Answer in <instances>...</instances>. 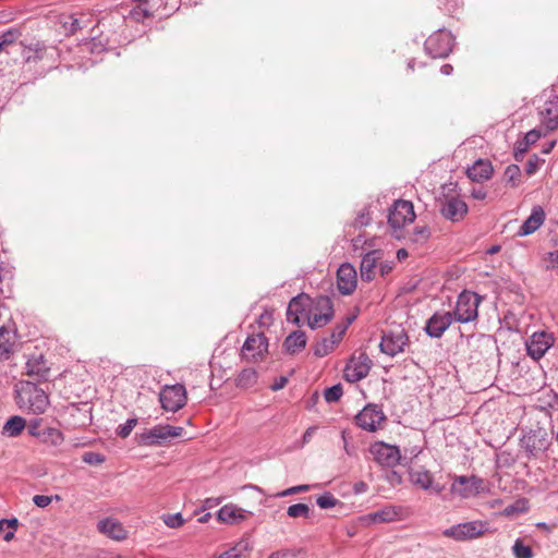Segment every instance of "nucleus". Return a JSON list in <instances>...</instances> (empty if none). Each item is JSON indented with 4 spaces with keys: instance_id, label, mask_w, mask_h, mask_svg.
I'll return each mask as SVG.
<instances>
[{
    "instance_id": "obj_1",
    "label": "nucleus",
    "mask_w": 558,
    "mask_h": 558,
    "mask_svg": "<svg viewBox=\"0 0 558 558\" xmlns=\"http://www.w3.org/2000/svg\"><path fill=\"white\" fill-rule=\"evenodd\" d=\"M16 403L20 409L38 415L47 410L49 398L43 389L33 383L26 381L22 383L16 390Z\"/></svg>"
},
{
    "instance_id": "obj_2",
    "label": "nucleus",
    "mask_w": 558,
    "mask_h": 558,
    "mask_svg": "<svg viewBox=\"0 0 558 558\" xmlns=\"http://www.w3.org/2000/svg\"><path fill=\"white\" fill-rule=\"evenodd\" d=\"M184 432L181 426L171 425H156L149 429H146L140 434H136V441L140 446H160L168 439L173 437H180Z\"/></svg>"
},
{
    "instance_id": "obj_3",
    "label": "nucleus",
    "mask_w": 558,
    "mask_h": 558,
    "mask_svg": "<svg viewBox=\"0 0 558 558\" xmlns=\"http://www.w3.org/2000/svg\"><path fill=\"white\" fill-rule=\"evenodd\" d=\"M481 298L478 294L470 291H463L459 294L454 311L451 313L454 320L466 324L477 318Z\"/></svg>"
},
{
    "instance_id": "obj_4",
    "label": "nucleus",
    "mask_w": 558,
    "mask_h": 558,
    "mask_svg": "<svg viewBox=\"0 0 558 558\" xmlns=\"http://www.w3.org/2000/svg\"><path fill=\"white\" fill-rule=\"evenodd\" d=\"M451 492L463 499H469L487 492V486L486 482L476 475H459L452 482Z\"/></svg>"
},
{
    "instance_id": "obj_5",
    "label": "nucleus",
    "mask_w": 558,
    "mask_h": 558,
    "mask_svg": "<svg viewBox=\"0 0 558 558\" xmlns=\"http://www.w3.org/2000/svg\"><path fill=\"white\" fill-rule=\"evenodd\" d=\"M438 204L440 215L451 222L462 221L469 211L466 203L459 195L444 194Z\"/></svg>"
},
{
    "instance_id": "obj_6",
    "label": "nucleus",
    "mask_w": 558,
    "mask_h": 558,
    "mask_svg": "<svg viewBox=\"0 0 558 558\" xmlns=\"http://www.w3.org/2000/svg\"><path fill=\"white\" fill-rule=\"evenodd\" d=\"M415 217L413 204L410 201L398 199L389 209L388 223L397 232L412 223Z\"/></svg>"
},
{
    "instance_id": "obj_7",
    "label": "nucleus",
    "mask_w": 558,
    "mask_h": 558,
    "mask_svg": "<svg viewBox=\"0 0 558 558\" xmlns=\"http://www.w3.org/2000/svg\"><path fill=\"white\" fill-rule=\"evenodd\" d=\"M452 46L451 33L440 28L425 40L424 49L432 58H446L451 52Z\"/></svg>"
},
{
    "instance_id": "obj_8",
    "label": "nucleus",
    "mask_w": 558,
    "mask_h": 558,
    "mask_svg": "<svg viewBox=\"0 0 558 558\" xmlns=\"http://www.w3.org/2000/svg\"><path fill=\"white\" fill-rule=\"evenodd\" d=\"M159 401L163 410L177 412L185 405L186 390L180 384L166 386L159 393Z\"/></svg>"
},
{
    "instance_id": "obj_9",
    "label": "nucleus",
    "mask_w": 558,
    "mask_h": 558,
    "mask_svg": "<svg viewBox=\"0 0 558 558\" xmlns=\"http://www.w3.org/2000/svg\"><path fill=\"white\" fill-rule=\"evenodd\" d=\"M372 365L373 362L366 353L353 355L345 365L344 378L349 383H357L368 375Z\"/></svg>"
},
{
    "instance_id": "obj_10",
    "label": "nucleus",
    "mask_w": 558,
    "mask_h": 558,
    "mask_svg": "<svg viewBox=\"0 0 558 558\" xmlns=\"http://www.w3.org/2000/svg\"><path fill=\"white\" fill-rule=\"evenodd\" d=\"M315 308L320 310V313L307 315V325L311 329H317L326 326L333 317V306L329 296L319 295L315 300Z\"/></svg>"
},
{
    "instance_id": "obj_11",
    "label": "nucleus",
    "mask_w": 558,
    "mask_h": 558,
    "mask_svg": "<svg viewBox=\"0 0 558 558\" xmlns=\"http://www.w3.org/2000/svg\"><path fill=\"white\" fill-rule=\"evenodd\" d=\"M409 343V336L403 329L387 331L379 343L380 351L389 356H396Z\"/></svg>"
},
{
    "instance_id": "obj_12",
    "label": "nucleus",
    "mask_w": 558,
    "mask_h": 558,
    "mask_svg": "<svg viewBox=\"0 0 558 558\" xmlns=\"http://www.w3.org/2000/svg\"><path fill=\"white\" fill-rule=\"evenodd\" d=\"M554 336L546 331L534 332L525 342L527 355L537 361L554 345Z\"/></svg>"
},
{
    "instance_id": "obj_13",
    "label": "nucleus",
    "mask_w": 558,
    "mask_h": 558,
    "mask_svg": "<svg viewBox=\"0 0 558 558\" xmlns=\"http://www.w3.org/2000/svg\"><path fill=\"white\" fill-rule=\"evenodd\" d=\"M385 420L383 410L376 404H367L355 416L356 425L368 432H375Z\"/></svg>"
},
{
    "instance_id": "obj_14",
    "label": "nucleus",
    "mask_w": 558,
    "mask_h": 558,
    "mask_svg": "<svg viewBox=\"0 0 558 558\" xmlns=\"http://www.w3.org/2000/svg\"><path fill=\"white\" fill-rule=\"evenodd\" d=\"M371 453L378 464L388 468L396 466L401 459L399 448L385 442H375L371 447Z\"/></svg>"
},
{
    "instance_id": "obj_15",
    "label": "nucleus",
    "mask_w": 558,
    "mask_h": 558,
    "mask_svg": "<svg viewBox=\"0 0 558 558\" xmlns=\"http://www.w3.org/2000/svg\"><path fill=\"white\" fill-rule=\"evenodd\" d=\"M312 304V299L305 293L292 298L287 308V320L299 326L302 317L307 318Z\"/></svg>"
},
{
    "instance_id": "obj_16",
    "label": "nucleus",
    "mask_w": 558,
    "mask_h": 558,
    "mask_svg": "<svg viewBox=\"0 0 558 558\" xmlns=\"http://www.w3.org/2000/svg\"><path fill=\"white\" fill-rule=\"evenodd\" d=\"M520 445L529 458L537 457L539 452L545 451L548 447L547 435L541 429L530 430L522 436Z\"/></svg>"
},
{
    "instance_id": "obj_17",
    "label": "nucleus",
    "mask_w": 558,
    "mask_h": 558,
    "mask_svg": "<svg viewBox=\"0 0 558 558\" xmlns=\"http://www.w3.org/2000/svg\"><path fill=\"white\" fill-rule=\"evenodd\" d=\"M484 533L483 523L471 521L459 523L444 531V535L456 541H466L475 538Z\"/></svg>"
},
{
    "instance_id": "obj_18",
    "label": "nucleus",
    "mask_w": 558,
    "mask_h": 558,
    "mask_svg": "<svg viewBox=\"0 0 558 558\" xmlns=\"http://www.w3.org/2000/svg\"><path fill=\"white\" fill-rule=\"evenodd\" d=\"M268 349V339L264 333L251 335L242 347L243 357L252 361L262 359Z\"/></svg>"
},
{
    "instance_id": "obj_19",
    "label": "nucleus",
    "mask_w": 558,
    "mask_h": 558,
    "mask_svg": "<svg viewBox=\"0 0 558 558\" xmlns=\"http://www.w3.org/2000/svg\"><path fill=\"white\" fill-rule=\"evenodd\" d=\"M454 317L450 312L435 313L425 324L424 331L432 338H440L449 328Z\"/></svg>"
},
{
    "instance_id": "obj_20",
    "label": "nucleus",
    "mask_w": 558,
    "mask_h": 558,
    "mask_svg": "<svg viewBox=\"0 0 558 558\" xmlns=\"http://www.w3.org/2000/svg\"><path fill=\"white\" fill-rule=\"evenodd\" d=\"M356 270L349 264H342L337 271V287L341 294L349 295L356 288Z\"/></svg>"
},
{
    "instance_id": "obj_21",
    "label": "nucleus",
    "mask_w": 558,
    "mask_h": 558,
    "mask_svg": "<svg viewBox=\"0 0 558 558\" xmlns=\"http://www.w3.org/2000/svg\"><path fill=\"white\" fill-rule=\"evenodd\" d=\"M250 514V511L244 510L236 505L228 504L218 510L217 519L226 524H236L246 520Z\"/></svg>"
},
{
    "instance_id": "obj_22",
    "label": "nucleus",
    "mask_w": 558,
    "mask_h": 558,
    "mask_svg": "<svg viewBox=\"0 0 558 558\" xmlns=\"http://www.w3.org/2000/svg\"><path fill=\"white\" fill-rule=\"evenodd\" d=\"M545 220V211L541 206H535L531 215L523 221L518 231V236H526L534 233Z\"/></svg>"
},
{
    "instance_id": "obj_23",
    "label": "nucleus",
    "mask_w": 558,
    "mask_h": 558,
    "mask_svg": "<svg viewBox=\"0 0 558 558\" xmlns=\"http://www.w3.org/2000/svg\"><path fill=\"white\" fill-rule=\"evenodd\" d=\"M383 253L379 250H374L367 252L361 260L360 265V275L363 281L369 282L374 279L375 272L374 269L377 265L378 259L381 257Z\"/></svg>"
},
{
    "instance_id": "obj_24",
    "label": "nucleus",
    "mask_w": 558,
    "mask_h": 558,
    "mask_svg": "<svg viewBox=\"0 0 558 558\" xmlns=\"http://www.w3.org/2000/svg\"><path fill=\"white\" fill-rule=\"evenodd\" d=\"M98 530L102 534L116 541H123L128 536V532L123 525L119 521L111 518L100 520L98 523Z\"/></svg>"
},
{
    "instance_id": "obj_25",
    "label": "nucleus",
    "mask_w": 558,
    "mask_h": 558,
    "mask_svg": "<svg viewBox=\"0 0 558 558\" xmlns=\"http://www.w3.org/2000/svg\"><path fill=\"white\" fill-rule=\"evenodd\" d=\"M49 366L44 355L32 356L26 362V374L35 376L38 380H46L49 374Z\"/></svg>"
},
{
    "instance_id": "obj_26",
    "label": "nucleus",
    "mask_w": 558,
    "mask_h": 558,
    "mask_svg": "<svg viewBox=\"0 0 558 558\" xmlns=\"http://www.w3.org/2000/svg\"><path fill=\"white\" fill-rule=\"evenodd\" d=\"M493 173V166L489 160L478 159L468 168L466 174L474 182L488 180Z\"/></svg>"
},
{
    "instance_id": "obj_27",
    "label": "nucleus",
    "mask_w": 558,
    "mask_h": 558,
    "mask_svg": "<svg viewBox=\"0 0 558 558\" xmlns=\"http://www.w3.org/2000/svg\"><path fill=\"white\" fill-rule=\"evenodd\" d=\"M13 267L7 263H0V299H9L13 292Z\"/></svg>"
},
{
    "instance_id": "obj_28",
    "label": "nucleus",
    "mask_w": 558,
    "mask_h": 558,
    "mask_svg": "<svg viewBox=\"0 0 558 558\" xmlns=\"http://www.w3.org/2000/svg\"><path fill=\"white\" fill-rule=\"evenodd\" d=\"M539 114L542 124L547 131H554L558 128V102L547 101Z\"/></svg>"
},
{
    "instance_id": "obj_29",
    "label": "nucleus",
    "mask_w": 558,
    "mask_h": 558,
    "mask_svg": "<svg viewBox=\"0 0 558 558\" xmlns=\"http://www.w3.org/2000/svg\"><path fill=\"white\" fill-rule=\"evenodd\" d=\"M284 351L289 354H296L306 347V336L302 330L291 332L283 341Z\"/></svg>"
},
{
    "instance_id": "obj_30",
    "label": "nucleus",
    "mask_w": 558,
    "mask_h": 558,
    "mask_svg": "<svg viewBox=\"0 0 558 558\" xmlns=\"http://www.w3.org/2000/svg\"><path fill=\"white\" fill-rule=\"evenodd\" d=\"M542 136V132L538 129H533L529 131L523 138L519 140L515 143L514 147V158L515 160H520L523 155L529 150L530 146L535 144Z\"/></svg>"
},
{
    "instance_id": "obj_31",
    "label": "nucleus",
    "mask_w": 558,
    "mask_h": 558,
    "mask_svg": "<svg viewBox=\"0 0 558 558\" xmlns=\"http://www.w3.org/2000/svg\"><path fill=\"white\" fill-rule=\"evenodd\" d=\"M25 426V418L14 415L5 422L2 433L9 437H17L24 430Z\"/></svg>"
},
{
    "instance_id": "obj_32",
    "label": "nucleus",
    "mask_w": 558,
    "mask_h": 558,
    "mask_svg": "<svg viewBox=\"0 0 558 558\" xmlns=\"http://www.w3.org/2000/svg\"><path fill=\"white\" fill-rule=\"evenodd\" d=\"M15 341V333L10 331L5 326L0 327V357H8L12 352Z\"/></svg>"
},
{
    "instance_id": "obj_33",
    "label": "nucleus",
    "mask_w": 558,
    "mask_h": 558,
    "mask_svg": "<svg viewBox=\"0 0 558 558\" xmlns=\"http://www.w3.org/2000/svg\"><path fill=\"white\" fill-rule=\"evenodd\" d=\"M39 439L41 442L46 445L58 447L63 442L64 437L60 429L54 427H48L41 432Z\"/></svg>"
},
{
    "instance_id": "obj_34",
    "label": "nucleus",
    "mask_w": 558,
    "mask_h": 558,
    "mask_svg": "<svg viewBox=\"0 0 558 558\" xmlns=\"http://www.w3.org/2000/svg\"><path fill=\"white\" fill-rule=\"evenodd\" d=\"M240 388H250L257 383V372L254 368H244L235 379Z\"/></svg>"
},
{
    "instance_id": "obj_35",
    "label": "nucleus",
    "mask_w": 558,
    "mask_h": 558,
    "mask_svg": "<svg viewBox=\"0 0 558 558\" xmlns=\"http://www.w3.org/2000/svg\"><path fill=\"white\" fill-rule=\"evenodd\" d=\"M398 515L397 510L393 507H385L378 511L368 514V518L373 522H392Z\"/></svg>"
},
{
    "instance_id": "obj_36",
    "label": "nucleus",
    "mask_w": 558,
    "mask_h": 558,
    "mask_svg": "<svg viewBox=\"0 0 558 558\" xmlns=\"http://www.w3.org/2000/svg\"><path fill=\"white\" fill-rule=\"evenodd\" d=\"M335 341H331L329 338H322L314 344L313 353L317 357H324L328 355L335 349Z\"/></svg>"
},
{
    "instance_id": "obj_37",
    "label": "nucleus",
    "mask_w": 558,
    "mask_h": 558,
    "mask_svg": "<svg viewBox=\"0 0 558 558\" xmlns=\"http://www.w3.org/2000/svg\"><path fill=\"white\" fill-rule=\"evenodd\" d=\"M17 526L19 520L16 518L0 520V532H2L4 529H8L7 533L3 535V539L5 542L13 539Z\"/></svg>"
},
{
    "instance_id": "obj_38",
    "label": "nucleus",
    "mask_w": 558,
    "mask_h": 558,
    "mask_svg": "<svg viewBox=\"0 0 558 558\" xmlns=\"http://www.w3.org/2000/svg\"><path fill=\"white\" fill-rule=\"evenodd\" d=\"M60 23L66 35H73L81 28L80 20L74 15L61 16Z\"/></svg>"
},
{
    "instance_id": "obj_39",
    "label": "nucleus",
    "mask_w": 558,
    "mask_h": 558,
    "mask_svg": "<svg viewBox=\"0 0 558 558\" xmlns=\"http://www.w3.org/2000/svg\"><path fill=\"white\" fill-rule=\"evenodd\" d=\"M311 509L306 504H294L288 507L287 514L290 518H308Z\"/></svg>"
},
{
    "instance_id": "obj_40",
    "label": "nucleus",
    "mask_w": 558,
    "mask_h": 558,
    "mask_svg": "<svg viewBox=\"0 0 558 558\" xmlns=\"http://www.w3.org/2000/svg\"><path fill=\"white\" fill-rule=\"evenodd\" d=\"M21 36V31L19 28L12 27L8 31L0 34V43L3 49L5 47L14 44Z\"/></svg>"
},
{
    "instance_id": "obj_41",
    "label": "nucleus",
    "mask_w": 558,
    "mask_h": 558,
    "mask_svg": "<svg viewBox=\"0 0 558 558\" xmlns=\"http://www.w3.org/2000/svg\"><path fill=\"white\" fill-rule=\"evenodd\" d=\"M413 482L415 485L420 486L422 489L427 490L430 488L433 484V476L427 471L416 472L413 475Z\"/></svg>"
},
{
    "instance_id": "obj_42",
    "label": "nucleus",
    "mask_w": 558,
    "mask_h": 558,
    "mask_svg": "<svg viewBox=\"0 0 558 558\" xmlns=\"http://www.w3.org/2000/svg\"><path fill=\"white\" fill-rule=\"evenodd\" d=\"M512 553L515 558H532V548L524 545L521 539H517L512 546Z\"/></svg>"
},
{
    "instance_id": "obj_43",
    "label": "nucleus",
    "mask_w": 558,
    "mask_h": 558,
    "mask_svg": "<svg viewBox=\"0 0 558 558\" xmlns=\"http://www.w3.org/2000/svg\"><path fill=\"white\" fill-rule=\"evenodd\" d=\"M343 390L341 384L333 385L331 387H328L324 391V398L326 402L332 403L340 400L342 397Z\"/></svg>"
},
{
    "instance_id": "obj_44",
    "label": "nucleus",
    "mask_w": 558,
    "mask_h": 558,
    "mask_svg": "<svg viewBox=\"0 0 558 558\" xmlns=\"http://www.w3.org/2000/svg\"><path fill=\"white\" fill-rule=\"evenodd\" d=\"M316 504L322 509H329L338 505L339 500L331 493L326 492L317 497Z\"/></svg>"
},
{
    "instance_id": "obj_45",
    "label": "nucleus",
    "mask_w": 558,
    "mask_h": 558,
    "mask_svg": "<svg viewBox=\"0 0 558 558\" xmlns=\"http://www.w3.org/2000/svg\"><path fill=\"white\" fill-rule=\"evenodd\" d=\"M136 425H137L136 417L128 418L124 424H121L118 426L116 433L119 437L126 438L130 436V434L132 433V430L134 429V427Z\"/></svg>"
},
{
    "instance_id": "obj_46",
    "label": "nucleus",
    "mask_w": 558,
    "mask_h": 558,
    "mask_svg": "<svg viewBox=\"0 0 558 558\" xmlns=\"http://www.w3.org/2000/svg\"><path fill=\"white\" fill-rule=\"evenodd\" d=\"M414 242L424 243L426 242L430 236V230L427 226H417L414 228L413 232Z\"/></svg>"
},
{
    "instance_id": "obj_47",
    "label": "nucleus",
    "mask_w": 558,
    "mask_h": 558,
    "mask_svg": "<svg viewBox=\"0 0 558 558\" xmlns=\"http://www.w3.org/2000/svg\"><path fill=\"white\" fill-rule=\"evenodd\" d=\"M82 460L87 464L97 465L105 461V457L101 453L88 451L82 456Z\"/></svg>"
},
{
    "instance_id": "obj_48",
    "label": "nucleus",
    "mask_w": 558,
    "mask_h": 558,
    "mask_svg": "<svg viewBox=\"0 0 558 558\" xmlns=\"http://www.w3.org/2000/svg\"><path fill=\"white\" fill-rule=\"evenodd\" d=\"M521 170L517 165H509L505 170V179L508 182L515 184V180L520 177Z\"/></svg>"
},
{
    "instance_id": "obj_49",
    "label": "nucleus",
    "mask_w": 558,
    "mask_h": 558,
    "mask_svg": "<svg viewBox=\"0 0 558 558\" xmlns=\"http://www.w3.org/2000/svg\"><path fill=\"white\" fill-rule=\"evenodd\" d=\"M372 217L369 209L364 207L356 216L355 226L357 227H366L371 223Z\"/></svg>"
},
{
    "instance_id": "obj_50",
    "label": "nucleus",
    "mask_w": 558,
    "mask_h": 558,
    "mask_svg": "<svg viewBox=\"0 0 558 558\" xmlns=\"http://www.w3.org/2000/svg\"><path fill=\"white\" fill-rule=\"evenodd\" d=\"M347 329H348V324H339V325H337L333 328L329 339L331 341H335V344L337 345L342 340Z\"/></svg>"
},
{
    "instance_id": "obj_51",
    "label": "nucleus",
    "mask_w": 558,
    "mask_h": 558,
    "mask_svg": "<svg viewBox=\"0 0 558 558\" xmlns=\"http://www.w3.org/2000/svg\"><path fill=\"white\" fill-rule=\"evenodd\" d=\"M308 489H310L308 485L302 484V485L292 486V487L287 488V489H284L282 492H279L275 496L276 497H287V496H291V495H294V494H298V493L307 492Z\"/></svg>"
},
{
    "instance_id": "obj_52",
    "label": "nucleus",
    "mask_w": 558,
    "mask_h": 558,
    "mask_svg": "<svg viewBox=\"0 0 558 558\" xmlns=\"http://www.w3.org/2000/svg\"><path fill=\"white\" fill-rule=\"evenodd\" d=\"M163 522L167 526L169 527H172V529H177V527H180L184 520L181 515V513H175V514H169L167 515L165 519H163Z\"/></svg>"
},
{
    "instance_id": "obj_53",
    "label": "nucleus",
    "mask_w": 558,
    "mask_h": 558,
    "mask_svg": "<svg viewBox=\"0 0 558 558\" xmlns=\"http://www.w3.org/2000/svg\"><path fill=\"white\" fill-rule=\"evenodd\" d=\"M41 418H34L29 422L27 426L28 434L33 437L39 438L43 430L39 429Z\"/></svg>"
},
{
    "instance_id": "obj_54",
    "label": "nucleus",
    "mask_w": 558,
    "mask_h": 558,
    "mask_svg": "<svg viewBox=\"0 0 558 558\" xmlns=\"http://www.w3.org/2000/svg\"><path fill=\"white\" fill-rule=\"evenodd\" d=\"M52 496H46V495H35L33 497V502L39 507V508H46L49 506L52 501Z\"/></svg>"
},
{
    "instance_id": "obj_55",
    "label": "nucleus",
    "mask_w": 558,
    "mask_h": 558,
    "mask_svg": "<svg viewBox=\"0 0 558 558\" xmlns=\"http://www.w3.org/2000/svg\"><path fill=\"white\" fill-rule=\"evenodd\" d=\"M316 430H317V426H310V427L304 432V434H303V436H302V439H301V442H300L299 447H300V448H303L305 445H307V444L312 440V438H313V436H314V434H315V432H316Z\"/></svg>"
},
{
    "instance_id": "obj_56",
    "label": "nucleus",
    "mask_w": 558,
    "mask_h": 558,
    "mask_svg": "<svg viewBox=\"0 0 558 558\" xmlns=\"http://www.w3.org/2000/svg\"><path fill=\"white\" fill-rule=\"evenodd\" d=\"M242 553L238 547H231L215 558H241Z\"/></svg>"
},
{
    "instance_id": "obj_57",
    "label": "nucleus",
    "mask_w": 558,
    "mask_h": 558,
    "mask_svg": "<svg viewBox=\"0 0 558 558\" xmlns=\"http://www.w3.org/2000/svg\"><path fill=\"white\" fill-rule=\"evenodd\" d=\"M539 159L537 156H533V158L529 159L525 171L527 174H534L536 170L538 169Z\"/></svg>"
},
{
    "instance_id": "obj_58",
    "label": "nucleus",
    "mask_w": 558,
    "mask_h": 558,
    "mask_svg": "<svg viewBox=\"0 0 558 558\" xmlns=\"http://www.w3.org/2000/svg\"><path fill=\"white\" fill-rule=\"evenodd\" d=\"M287 383H288V378L284 377V376H280V377L275 379V381L270 386V388H271L272 391H278V390L282 389L286 386Z\"/></svg>"
},
{
    "instance_id": "obj_59",
    "label": "nucleus",
    "mask_w": 558,
    "mask_h": 558,
    "mask_svg": "<svg viewBox=\"0 0 558 558\" xmlns=\"http://www.w3.org/2000/svg\"><path fill=\"white\" fill-rule=\"evenodd\" d=\"M393 267H395V263L393 262L381 263L379 265L380 275L383 277L387 276L388 274H390L392 271Z\"/></svg>"
},
{
    "instance_id": "obj_60",
    "label": "nucleus",
    "mask_w": 558,
    "mask_h": 558,
    "mask_svg": "<svg viewBox=\"0 0 558 558\" xmlns=\"http://www.w3.org/2000/svg\"><path fill=\"white\" fill-rule=\"evenodd\" d=\"M471 196H472L473 198H475V199H480V201H482V199H485V198H486L487 193H486V191H485L484 189H482V187H481V189H473V190L471 191Z\"/></svg>"
},
{
    "instance_id": "obj_61",
    "label": "nucleus",
    "mask_w": 558,
    "mask_h": 558,
    "mask_svg": "<svg viewBox=\"0 0 558 558\" xmlns=\"http://www.w3.org/2000/svg\"><path fill=\"white\" fill-rule=\"evenodd\" d=\"M368 486L364 482H357L354 484L353 490L355 494H363L367 490Z\"/></svg>"
},
{
    "instance_id": "obj_62",
    "label": "nucleus",
    "mask_w": 558,
    "mask_h": 558,
    "mask_svg": "<svg viewBox=\"0 0 558 558\" xmlns=\"http://www.w3.org/2000/svg\"><path fill=\"white\" fill-rule=\"evenodd\" d=\"M453 72V66L449 63L441 65L440 73L444 75H450Z\"/></svg>"
},
{
    "instance_id": "obj_63",
    "label": "nucleus",
    "mask_w": 558,
    "mask_h": 558,
    "mask_svg": "<svg viewBox=\"0 0 558 558\" xmlns=\"http://www.w3.org/2000/svg\"><path fill=\"white\" fill-rule=\"evenodd\" d=\"M409 256V253L405 248H399L397 251V258L399 262L404 260Z\"/></svg>"
},
{
    "instance_id": "obj_64",
    "label": "nucleus",
    "mask_w": 558,
    "mask_h": 558,
    "mask_svg": "<svg viewBox=\"0 0 558 558\" xmlns=\"http://www.w3.org/2000/svg\"><path fill=\"white\" fill-rule=\"evenodd\" d=\"M548 258L551 263L558 264V250L554 252H549Z\"/></svg>"
}]
</instances>
